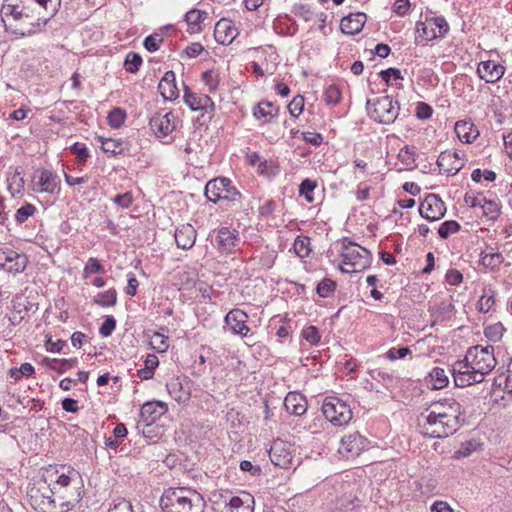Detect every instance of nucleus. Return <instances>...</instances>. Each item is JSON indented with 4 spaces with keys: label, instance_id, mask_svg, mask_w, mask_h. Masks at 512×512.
I'll use <instances>...</instances> for the list:
<instances>
[{
    "label": "nucleus",
    "instance_id": "f257e3e1",
    "mask_svg": "<svg viewBox=\"0 0 512 512\" xmlns=\"http://www.w3.org/2000/svg\"><path fill=\"white\" fill-rule=\"evenodd\" d=\"M60 6L61 0H4L0 16L6 31L27 37L41 32Z\"/></svg>",
    "mask_w": 512,
    "mask_h": 512
},
{
    "label": "nucleus",
    "instance_id": "f03ea898",
    "mask_svg": "<svg viewBox=\"0 0 512 512\" xmlns=\"http://www.w3.org/2000/svg\"><path fill=\"white\" fill-rule=\"evenodd\" d=\"M493 346L483 347L476 345L470 347L463 360L456 361L452 365V375L455 385L467 387L481 383L485 376L496 366Z\"/></svg>",
    "mask_w": 512,
    "mask_h": 512
},
{
    "label": "nucleus",
    "instance_id": "7ed1b4c3",
    "mask_svg": "<svg viewBox=\"0 0 512 512\" xmlns=\"http://www.w3.org/2000/svg\"><path fill=\"white\" fill-rule=\"evenodd\" d=\"M164 512H204L206 502L194 489L186 487L169 488L160 498Z\"/></svg>",
    "mask_w": 512,
    "mask_h": 512
},
{
    "label": "nucleus",
    "instance_id": "20e7f679",
    "mask_svg": "<svg viewBox=\"0 0 512 512\" xmlns=\"http://www.w3.org/2000/svg\"><path fill=\"white\" fill-rule=\"evenodd\" d=\"M423 433L432 438H444L453 435L461 426L460 420H453L451 415L444 416L441 412L426 409L421 414Z\"/></svg>",
    "mask_w": 512,
    "mask_h": 512
},
{
    "label": "nucleus",
    "instance_id": "39448f33",
    "mask_svg": "<svg viewBox=\"0 0 512 512\" xmlns=\"http://www.w3.org/2000/svg\"><path fill=\"white\" fill-rule=\"evenodd\" d=\"M341 257L342 264L339 268L343 273L361 272L370 266L372 260L368 249L357 245L347 237L342 241Z\"/></svg>",
    "mask_w": 512,
    "mask_h": 512
},
{
    "label": "nucleus",
    "instance_id": "423d86ee",
    "mask_svg": "<svg viewBox=\"0 0 512 512\" xmlns=\"http://www.w3.org/2000/svg\"><path fill=\"white\" fill-rule=\"evenodd\" d=\"M204 193L208 201L214 204L225 202L226 208L241 204V193L232 185L231 180L225 177H217L208 181Z\"/></svg>",
    "mask_w": 512,
    "mask_h": 512
},
{
    "label": "nucleus",
    "instance_id": "0eeeda50",
    "mask_svg": "<svg viewBox=\"0 0 512 512\" xmlns=\"http://www.w3.org/2000/svg\"><path fill=\"white\" fill-rule=\"evenodd\" d=\"M366 109L369 117L381 124L389 125L395 122L400 112L398 101L390 96H381L368 99Z\"/></svg>",
    "mask_w": 512,
    "mask_h": 512
},
{
    "label": "nucleus",
    "instance_id": "6e6552de",
    "mask_svg": "<svg viewBox=\"0 0 512 512\" xmlns=\"http://www.w3.org/2000/svg\"><path fill=\"white\" fill-rule=\"evenodd\" d=\"M322 413L335 426L348 424L352 419V410L346 401L335 397H326L322 404Z\"/></svg>",
    "mask_w": 512,
    "mask_h": 512
},
{
    "label": "nucleus",
    "instance_id": "1a4fd4ad",
    "mask_svg": "<svg viewBox=\"0 0 512 512\" xmlns=\"http://www.w3.org/2000/svg\"><path fill=\"white\" fill-rule=\"evenodd\" d=\"M448 31L449 25L444 17H432L416 23V33L425 41L444 37Z\"/></svg>",
    "mask_w": 512,
    "mask_h": 512
},
{
    "label": "nucleus",
    "instance_id": "9d476101",
    "mask_svg": "<svg viewBox=\"0 0 512 512\" xmlns=\"http://www.w3.org/2000/svg\"><path fill=\"white\" fill-rule=\"evenodd\" d=\"M369 441L359 432H353L341 438L339 453L347 459L358 456L367 449Z\"/></svg>",
    "mask_w": 512,
    "mask_h": 512
},
{
    "label": "nucleus",
    "instance_id": "9b49d317",
    "mask_svg": "<svg viewBox=\"0 0 512 512\" xmlns=\"http://www.w3.org/2000/svg\"><path fill=\"white\" fill-rule=\"evenodd\" d=\"M420 215L428 221H437L444 217L446 206L436 194H428L419 206Z\"/></svg>",
    "mask_w": 512,
    "mask_h": 512
},
{
    "label": "nucleus",
    "instance_id": "f8f14e48",
    "mask_svg": "<svg viewBox=\"0 0 512 512\" xmlns=\"http://www.w3.org/2000/svg\"><path fill=\"white\" fill-rule=\"evenodd\" d=\"M28 259L25 254L18 253L12 249H0V268L9 273L23 272L27 266Z\"/></svg>",
    "mask_w": 512,
    "mask_h": 512
},
{
    "label": "nucleus",
    "instance_id": "ddd939ff",
    "mask_svg": "<svg viewBox=\"0 0 512 512\" xmlns=\"http://www.w3.org/2000/svg\"><path fill=\"white\" fill-rule=\"evenodd\" d=\"M269 458L275 466L289 468L293 459L291 445L280 439L273 441L269 450Z\"/></svg>",
    "mask_w": 512,
    "mask_h": 512
},
{
    "label": "nucleus",
    "instance_id": "4468645a",
    "mask_svg": "<svg viewBox=\"0 0 512 512\" xmlns=\"http://www.w3.org/2000/svg\"><path fill=\"white\" fill-rule=\"evenodd\" d=\"M149 125L157 137H165L176 128L175 116L172 112H157L150 118Z\"/></svg>",
    "mask_w": 512,
    "mask_h": 512
},
{
    "label": "nucleus",
    "instance_id": "2eb2a0df",
    "mask_svg": "<svg viewBox=\"0 0 512 512\" xmlns=\"http://www.w3.org/2000/svg\"><path fill=\"white\" fill-rule=\"evenodd\" d=\"M184 102L193 111L213 112L215 104L213 100L204 94L194 93L188 86H184Z\"/></svg>",
    "mask_w": 512,
    "mask_h": 512
},
{
    "label": "nucleus",
    "instance_id": "dca6fc26",
    "mask_svg": "<svg viewBox=\"0 0 512 512\" xmlns=\"http://www.w3.org/2000/svg\"><path fill=\"white\" fill-rule=\"evenodd\" d=\"M247 320V313L240 309H232L224 318V321L230 331L235 335H240L241 337L247 336L250 332V328L246 325Z\"/></svg>",
    "mask_w": 512,
    "mask_h": 512
},
{
    "label": "nucleus",
    "instance_id": "f3484780",
    "mask_svg": "<svg viewBox=\"0 0 512 512\" xmlns=\"http://www.w3.org/2000/svg\"><path fill=\"white\" fill-rule=\"evenodd\" d=\"M428 410H435L436 412H441L442 415L447 416L451 415L453 420H460L464 415L465 411L462 405L456 401L454 398H443L438 401L431 403L428 407Z\"/></svg>",
    "mask_w": 512,
    "mask_h": 512
},
{
    "label": "nucleus",
    "instance_id": "a211bd4d",
    "mask_svg": "<svg viewBox=\"0 0 512 512\" xmlns=\"http://www.w3.org/2000/svg\"><path fill=\"white\" fill-rule=\"evenodd\" d=\"M477 73L486 83H496L503 77L505 67L494 60L483 61L478 65Z\"/></svg>",
    "mask_w": 512,
    "mask_h": 512
},
{
    "label": "nucleus",
    "instance_id": "6ab92c4d",
    "mask_svg": "<svg viewBox=\"0 0 512 512\" xmlns=\"http://www.w3.org/2000/svg\"><path fill=\"white\" fill-rule=\"evenodd\" d=\"M60 501V512L71 510L82 498V483L63 489L61 493H55Z\"/></svg>",
    "mask_w": 512,
    "mask_h": 512
},
{
    "label": "nucleus",
    "instance_id": "aec40b11",
    "mask_svg": "<svg viewBox=\"0 0 512 512\" xmlns=\"http://www.w3.org/2000/svg\"><path fill=\"white\" fill-rule=\"evenodd\" d=\"M366 20L365 13H351L341 19L340 30L347 35H356L362 31Z\"/></svg>",
    "mask_w": 512,
    "mask_h": 512
},
{
    "label": "nucleus",
    "instance_id": "412c9836",
    "mask_svg": "<svg viewBox=\"0 0 512 512\" xmlns=\"http://www.w3.org/2000/svg\"><path fill=\"white\" fill-rule=\"evenodd\" d=\"M174 237L178 248L189 250L195 244L197 231L189 223L182 224L176 228Z\"/></svg>",
    "mask_w": 512,
    "mask_h": 512
},
{
    "label": "nucleus",
    "instance_id": "4be33fe9",
    "mask_svg": "<svg viewBox=\"0 0 512 512\" xmlns=\"http://www.w3.org/2000/svg\"><path fill=\"white\" fill-rule=\"evenodd\" d=\"M237 36V29L233 23L225 18L220 19L214 28L215 40L222 45H228Z\"/></svg>",
    "mask_w": 512,
    "mask_h": 512
},
{
    "label": "nucleus",
    "instance_id": "5701e85b",
    "mask_svg": "<svg viewBox=\"0 0 512 512\" xmlns=\"http://www.w3.org/2000/svg\"><path fill=\"white\" fill-rule=\"evenodd\" d=\"M57 176L49 170L42 169L35 173L34 191L53 194L57 189Z\"/></svg>",
    "mask_w": 512,
    "mask_h": 512
},
{
    "label": "nucleus",
    "instance_id": "b1692460",
    "mask_svg": "<svg viewBox=\"0 0 512 512\" xmlns=\"http://www.w3.org/2000/svg\"><path fill=\"white\" fill-rule=\"evenodd\" d=\"M167 411L165 403L160 401L146 402L140 409V418L148 426L154 423L159 417H161Z\"/></svg>",
    "mask_w": 512,
    "mask_h": 512
},
{
    "label": "nucleus",
    "instance_id": "393cba45",
    "mask_svg": "<svg viewBox=\"0 0 512 512\" xmlns=\"http://www.w3.org/2000/svg\"><path fill=\"white\" fill-rule=\"evenodd\" d=\"M239 240V233L237 230H230L227 227H222L217 232V247L222 251L228 253L233 252Z\"/></svg>",
    "mask_w": 512,
    "mask_h": 512
},
{
    "label": "nucleus",
    "instance_id": "a878e982",
    "mask_svg": "<svg viewBox=\"0 0 512 512\" xmlns=\"http://www.w3.org/2000/svg\"><path fill=\"white\" fill-rule=\"evenodd\" d=\"M437 166L441 173L450 176L457 174L463 168L464 162L456 161L454 152L446 150L438 156Z\"/></svg>",
    "mask_w": 512,
    "mask_h": 512
},
{
    "label": "nucleus",
    "instance_id": "bb28decb",
    "mask_svg": "<svg viewBox=\"0 0 512 512\" xmlns=\"http://www.w3.org/2000/svg\"><path fill=\"white\" fill-rule=\"evenodd\" d=\"M81 482L82 480L79 472L74 469L68 470L67 473H62L57 477L52 488L49 489V493H61L63 489L80 485Z\"/></svg>",
    "mask_w": 512,
    "mask_h": 512
},
{
    "label": "nucleus",
    "instance_id": "cd10ccee",
    "mask_svg": "<svg viewBox=\"0 0 512 512\" xmlns=\"http://www.w3.org/2000/svg\"><path fill=\"white\" fill-rule=\"evenodd\" d=\"M231 512H253L254 498L248 492H241L238 496H231L228 501L224 500Z\"/></svg>",
    "mask_w": 512,
    "mask_h": 512
},
{
    "label": "nucleus",
    "instance_id": "c85d7f7f",
    "mask_svg": "<svg viewBox=\"0 0 512 512\" xmlns=\"http://www.w3.org/2000/svg\"><path fill=\"white\" fill-rule=\"evenodd\" d=\"M284 406L287 412L301 416L307 411V400L300 393L289 392L284 399Z\"/></svg>",
    "mask_w": 512,
    "mask_h": 512
},
{
    "label": "nucleus",
    "instance_id": "c756f323",
    "mask_svg": "<svg viewBox=\"0 0 512 512\" xmlns=\"http://www.w3.org/2000/svg\"><path fill=\"white\" fill-rule=\"evenodd\" d=\"M454 130L459 140L467 144L472 143L479 136L478 129L471 121H457Z\"/></svg>",
    "mask_w": 512,
    "mask_h": 512
},
{
    "label": "nucleus",
    "instance_id": "7c9ffc66",
    "mask_svg": "<svg viewBox=\"0 0 512 512\" xmlns=\"http://www.w3.org/2000/svg\"><path fill=\"white\" fill-rule=\"evenodd\" d=\"M454 309L455 306L451 301L445 300L435 304L429 309L431 316L434 318L433 323L449 320L453 314Z\"/></svg>",
    "mask_w": 512,
    "mask_h": 512
},
{
    "label": "nucleus",
    "instance_id": "2f4dec72",
    "mask_svg": "<svg viewBox=\"0 0 512 512\" xmlns=\"http://www.w3.org/2000/svg\"><path fill=\"white\" fill-rule=\"evenodd\" d=\"M279 108L269 101H261L254 109L253 116L256 119H264V122H270L278 115Z\"/></svg>",
    "mask_w": 512,
    "mask_h": 512
},
{
    "label": "nucleus",
    "instance_id": "473e14b6",
    "mask_svg": "<svg viewBox=\"0 0 512 512\" xmlns=\"http://www.w3.org/2000/svg\"><path fill=\"white\" fill-rule=\"evenodd\" d=\"M207 18V13L198 9H191L185 15V21L189 27L190 33L201 31L200 24Z\"/></svg>",
    "mask_w": 512,
    "mask_h": 512
},
{
    "label": "nucleus",
    "instance_id": "72a5a7b5",
    "mask_svg": "<svg viewBox=\"0 0 512 512\" xmlns=\"http://www.w3.org/2000/svg\"><path fill=\"white\" fill-rule=\"evenodd\" d=\"M429 377V382L433 389H442L449 383V379L445 370L440 367L433 368L429 373Z\"/></svg>",
    "mask_w": 512,
    "mask_h": 512
},
{
    "label": "nucleus",
    "instance_id": "f704fd0d",
    "mask_svg": "<svg viewBox=\"0 0 512 512\" xmlns=\"http://www.w3.org/2000/svg\"><path fill=\"white\" fill-rule=\"evenodd\" d=\"M504 261V257L499 252H493V253H481L480 255V263L486 267L490 268L492 270L499 268L501 264Z\"/></svg>",
    "mask_w": 512,
    "mask_h": 512
},
{
    "label": "nucleus",
    "instance_id": "c9c22d12",
    "mask_svg": "<svg viewBox=\"0 0 512 512\" xmlns=\"http://www.w3.org/2000/svg\"><path fill=\"white\" fill-rule=\"evenodd\" d=\"M99 140L101 142V149L105 153H110L112 155H118V154H122L124 151L122 140H114L111 138H104V137H99Z\"/></svg>",
    "mask_w": 512,
    "mask_h": 512
},
{
    "label": "nucleus",
    "instance_id": "e433bc0d",
    "mask_svg": "<svg viewBox=\"0 0 512 512\" xmlns=\"http://www.w3.org/2000/svg\"><path fill=\"white\" fill-rule=\"evenodd\" d=\"M398 159L405 165L406 169H413L416 162V151L414 147L404 146L398 153Z\"/></svg>",
    "mask_w": 512,
    "mask_h": 512
},
{
    "label": "nucleus",
    "instance_id": "4c0bfd02",
    "mask_svg": "<svg viewBox=\"0 0 512 512\" xmlns=\"http://www.w3.org/2000/svg\"><path fill=\"white\" fill-rule=\"evenodd\" d=\"M93 302L102 307L114 306L117 302V292L115 289H109L98 293L94 297Z\"/></svg>",
    "mask_w": 512,
    "mask_h": 512
},
{
    "label": "nucleus",
    "instance_id": "58836bf2",
    "mask_svg": "<svg viewBox=\"0 0 512 512\" xmlns=\"http://www.w3.org/2000/svg\"><path fill=\"white\" fill-rule=\"evenodd\" d=\"M76 363V359H51L48 361V367L58 373H64L71 369Z\"/></svg>",
    "mask_w": 512,
    "mask_h": 512
},
{
    "label": "nucleus",
    "instance_id": "ea45409f",
    "mask_svg": "<svg viewBox=\"0 0 512 512\" xmlns=\"http://www.w3.org/2000/svg\"><path fill=\"white\" fill-rule=\"evenodd\" d=\"M150 345L158 353H164L169 348V339L159 332H154L151 337Z\"/></svg>",
    "mask_w": 512,
    "mask_h": 512
},
{
    "label": "nucleus",
    "instance_id": "a19ab883",
    "mask_svg": "<svg viewBox=\"0 0 512 512\" xmlns=\"http://www.w3.org/2000/svg\"><path fill=\"white\" fill-rule=\"evenodd\" d=\"M310 239L308 237L297 236L293 243V249L297 256L304 258L310 253Z\"/></svg>",
    "mask_w": 512,
    "mask_h": 512
},
{
    "label": "nucleus",
    "instance_id": "79ce46f5",
    "mask_svg": "<svg viewBox=\"0 0 512 512\" xmlns=\"http://www.w3.org/2000/svg\"><path fill=\"white\" fill-rule=\"evenodd\" d=\"M105 273L104 266L99 262L97 258L90 257L83 269V277L86 279L91 274H103Z\"/></svg>",
    "mask_w": 512,
    "mask_h": 512
},
{
    "label": "nucleus",
    "instance_id": "37998d69",
    "mask_svg": "<svg viewBox=\"0 0 512 512\" xmlns=\"http://www.w3.org/2000/svg\"><path fill=\"white\" fill-rule=\"evenodd\" d=\"M54 494L49 495L42 494L41 509L43 512H60L59 503L60 501L53 497Z\"/></svg>",
    "mask_w": 512,
    "mask_h": 512
},
{
    "label": "nucleus",
    "instance_id": "c03bdc74",
    "mask_svg": "<svg viewBox=\"0 0 512 512\" xmlns=\"http://www.w3.org/2000/svg\"><path fill=\"white\" fill-rule=\"evenodd\" d=\"M142 64V58L138 53L129 52L124 61V68L129 73H136Z\"/></svg>",
    "mask_w": 512,
    "mask_h": 512
},
{
    "label": "nucleus",
    "instance_id": "a18cd8bd",
    "mask_svg": "<svg viewBox=\"0 0 512 512\" xmlns=\"http://www.w3.org/2000/svg\"><path fill=\"white\" fill-rule=\"evenodd\" d=\"M169 393L173 395L174 399L178 402H186L189 399V393L182 391L181 383L174 380L167 384Z\"/></svg>",
    "mask_w": 512,
    "mask_h": 512
},
{
    "label": "nucleus",
    "instance_id": "49530a36",
    "mask_svg": "<svg viewBox=\"0 0 512 512\" xmlns=\"http://www.w3.org/2000/svg\"><path fill=\"white\" fill-rule=\"evenodd\" d=\"M460 228L461 226L458 222L454 220H448L440 225L438 234L442 239H447L450 235L457 233Z\"/></svg>",
    "mask_w": 512,
    "mask_h": 512
},
{
    "label": "nucleus",
    "instance_id": "de8ad7c7",
    "mask_svg": "<svg viewBox=\"0 0 512 512\" xmlns=\"http://www.w3.org/2000/svg\"><path fill=\"white\" fill-rule=\"evenodd\" d=\"M107 119L112 128H120L126 119V113L121 108H114L108 114Z\"/></svg>",
    "mask_w": 512,
    "mask_h": 512
},
{
    "label": "nucleus",
    "instance_id": "09e8293b",
    "mask_svg": "<svg viewBox=\"0 0 512 512\" xmlns=\"http://www.w3.org/2000/svg\"><path fill=\"white\" fill-rule=\"evenodd\" d=\"M316 188V183L311 179H304L299 185V194L303 196L308 203H312L313 191Z\"/></svg>",
    "mask_w": 512,
    "mask_h": 512
},
{
    "label": "nucleus",
    "instance_id": "8fccbe9b",
    "mask_svg": "<svg viewBox=\"0 0 512 512\" xmlns=\"http://www.w3.org/2000/svg\"><path fill=\"white\" fill-rule=\"evenodd\" d=\"M158 88L164 100L172 101L179 96L176 83H159Z\"/></svg>",
    "mask_w": 512,
    "mask_h": 512
},
{
    "label": "nucleus",
    "instance_id": "3c124183",
    "mask_svg": "<svg viewBox=\"0 0 512 512\" xmlns=\"http://www.w3.org/2000/svg\"><path fill=\"white\" fill-rule=\"evenodd\" d=\"M336 283L329 279L324 278L322 281H320L316 287L317 294L322 297L326 298L329 297L335 290Z\"/></svg>",
    "mask_w": 512,
    "mask_h": 512
},
{
    "label": "nucleus",
    "instance_id": "603ef678",
    "mask_svg": "<svg viewBox=\"0 0 512 512\" xmlns=\"http://www.w3.org/2000/svg\"><path fill=\"white\" fill-rule=\"evenodd\" d=\"M36 207L33 204L26 203L17 209L15 220L18 224H23L29 217L34 215Z\"/></svg>",
    "mask_w": 512,
    "mask_h": 512
},
{
    "label": "nucleus",
    "instance_id": "864d4df0",
    "mask_svg": "<svg viewBox=\"0 0 512 512\" xmlns=\"http://www.w3.org/2000/svg\"><path fill=\"white\" fill-rule=\"evenodd\" d=\"M341 100V91L338 86L330 85L324 92V101L328 105H337Z\"/></svg>",
    "mask_w": 512,
    "mask_h": 512
},
{
    "label": "nucleus",
    "instance_id": "5fc2aeb1",
    "mask_svg": "<svg viewBox=\"0 0 512 512\" xmlns=\"http://www.w3.org/2000/svg\"><path fill=\"white\" fill-rule=\"evenodd\" d=\"M481 208L483 210V215L489 220L497 219L500 214V208L498 204L492 200H487L486 198Z\"/></svg>",
    "mask_w": 512,
    "mask_h": 512
},
{
    "label": "nucleus",
    "instance_id": "6e6d98bb",
    "mask_svg": "<svg viewBox=\"0 0 512 512\" xmlns=\"http://www.w3.org/2000/svg\"><path fill=\"white\" fill-rule=\"evenodd\" d=\"M301 336L303 339H305L311 345L318 344L320 341V338H321L318 328L313 325L303 328V330L301 332Z\"/></svg>",
    "mask_w": 512,
    "mask_h": 512
},
{
    "label": "nucleus",
    "instance_id": "4d7b16f0",
    "mask_svg": "<svg viewBox=\"0 0 512 512\" xmlns=\"http://www.w3.org/2000/svg\"><path fill=\"white\" fill-rule=\"evenodd\" d=\"M163 40V33H153L144 39L143 45L149 52H155Z\"/></svg>",
    "mask_w": 512,
    "mask_h": 512
},
{
    "label": "nucleus",
    "instance_id": "13d9d810",
    "mask_svg": "<svg viewBox=\"0 0 512 512\" xmlns=\"http://www.w3.org/2000/svg\"><path fill=\"white\" fill-rule=\"evenodd\" d=\"M70 150L73 154L76 155V160L79 164H84L90 156L87 147L84 144H80L78 142L74 143L70 147Z\"/></svg>",
    "mask_w": 512,
    "mask_h": 512
},
{
    "label": "nucleus",
    "instance_id": "bf43d9fd",
    "mask_svg": "<svg viewBox=\"0 0 512 512\" xmlns=\"http://www.w3.org/2000/svg\"><path fill=\"white\" fill-rule=\"evenodd\" d=\"M288 110L292 117L297 118L304 109V97L301 95L295 96L288 104Z\"/></svg>",
    "mask_w": 512,
    "mask_h": 512
},
{
    "label": "nucleus",
    "instance_id": "052dcab7",
    "mask_svg": "<svg viewBox=\"0 0 512 512\" xmlns=\"http://www.w3.org/2000/svg\"><path fill=\"white\" fill-rule=\"evenodd\" d=\"M293 13L301 17L305 21H310L313 18L314 12L308 4H296L293 7Z\"/></svg>",
    "mask_w": 512,
    "mask_h": 512
},
{
    "label": "nucleus",
    "instance_id": "680f3d73",
    "mask_svg": "<svg viewBox=\"0 0 512 512\" xmlns=\"http://www.w3.org/2000/svg\"><path fill=\"white\" fill-rule=\"evenodd\" d=\"M496 381H499V385H502V381L504 382V388L512 392V359L507 364V369L505 373L500 374Z\"/></svg>",
    "mask_w": 512,
    "mask_h": 512
},
{
    "label": "nucleus",
    "instance_id": "e2e57ef3",
    "mask_svg": "<svg viewBox=\"0 0 512 512\" xmlns=\"http://www.w3.org/2000/svg\"><path fill=\"white\" fill-rule=\"evenodd\" d=\"M116 328V320L113 316H106L104 322L99 328V333L103 337H109Z\"/></svg>",
    "mask_w": 512,
    "mask_h": 512
},
{
    "label": "nucleus",
    "instance_id": "0e129e2a",
    "mask_svg": "<svg viewBox=\"0 0 512 512\" xmlns=\"http://www.w3.org/2000/svg\"><path fill=\"white\" fill-rule=\"evenodd\" d=\"M504 327L501 323H498V324H495V325H492V326H489L485 329V336L492 340V341H498L502 338L503 336V332H504Z\"/></svg>",
    "mask_w": 512,
    "mask_h": 512
},
{
    "label": "nucleus",
    "instance_id": "69168bd1",
    "mask_svg": "<svg viewBox=\"0 0 512 512\" xmlns=\"http://www.w3.org/2000/svg\"><path fill=\"white\" fill-rule=\"evenodd\" d=\"M202 80H203L204 84L206 86H208L210 92H213L217 89L219 81H218V75L214 71H212V70L205 71L202 74Z\"/></svg>",
    "mask_w": 512,
    "mask_h": 512
},
{
    "label": "nucleus",
    "instance_id": "338daca9",
    "mask_svg": "<svg viewBox=\"0 0 512 512\" xmlns=\"http://www.w3.org/2000/svg\"><path fill=\"white\" fill-rule=\"evenodd\" d=\"M409 354H411L409 347L391 348L386 352V357L391 361H395L397 359H402Z\"/></svg>",
    "mask_w": 512,
    "mask_h": 512
},
{
    "label": "nucleus",
    "instance_id": "774afa93",
    "mask_svg": "<svg viewBox=\"0 0 512 512\" xmlns=\"http://www.w3.org/2000/svg\"><path fill=\"white\" fill-rule=\"evenodd\" d=\"M485 201V196L482 193H477L476 195L466 193L464 196V202L466 205L474 208V207H482L483 202Z\"/></svg>",
    "mask_w": 512,
    "mask_h": 512
}]
</instances>
